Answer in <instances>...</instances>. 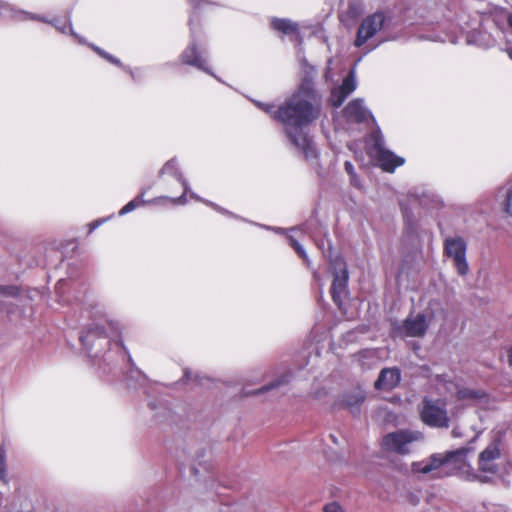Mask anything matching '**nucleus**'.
Listing matches in <instances>:
<instances>
[{
  "mask_svg": "<svg viewBox=\"0 0 512 512\" xmlns=\"http://www.w3.org/2000/svg\"><path fill=\"white\" fill-rule=\"evenodd\" d=\"M263 111L279 120L285 126L291 142L303 151L306 158L314 157L315 150L302 129L320 115L321 101L310 79L304 78L299 90L282 106L275 110L273 105L258 103Z\"/></svg>",
  "mask_w": 512,
  "mask_h": 512,
  "instance_id": "1",
  "label": "nucleus"
},
{
  "mask_svg": "<svg viewBox=\"0 0 512 512\" xmlns=\"http://www.w3.org/2000/svg\"><path fill=\"white\" fill-rule=\"evenodd\" d=\"M469 450H451L445 458L432 455L428 461L414 462L412 470L415 473L428 474L434 472V477L448 475L453 470H462L465 466L466 452Z\"/></svg>",
  "mask_w": 512,
  "mask_h": 512,
  "instance_id": "2",
  "label": "nucleus"
},
{
  "mask_svg": "<svg viewBox=\"0 0 512 512\" xmlns=\"http://www.w3.org/2000/svg\"><path fill=\"white\" fill-rule=\"evenodd\" d=\"M440 311H442L441 304L436 300L430 301L425 311L408 316L399 326L398 333L403 337H423L429 323Z\"/></svg>",
  "mask_w": 512,
  "mask_h": 512,
  "instance_id": "3",
  "label": "nucleus"
},
{
  "mask_svg": "<svg viewBox=\"0 0 512 512\" xmlns=\"http://www.w3.org/2000/svg\"><path fill=\"white\" fill-rule=\"evenodd\" d=\"M445 406L440 400L424 399L420 407L421 420L431 427L447 428L449 417Z\"/></svg>",
  "mask_w": 512,
  "mask_h": 512,
  "instance_id": "4",
  "label": "nucleus"
},
{
  "mask_svg": "<svg viewBox=\"0 0 512 512\" xmlns=\"http://www.w3.org/2000/svg\"><path fill=\"white\" fill-rule=\"evenodd\" d=\"M119 336L118 327L115 323H107V327L93 324V326L81 336L82 344L87 349L101 346L103 349L109 346L110 339H116Z\"/></svg>",
  "mask_w": 512,
  "mask_h": 512,
  "instance_id": "5",
  "label": "nucleus"
},
{
  "mask_svg": "<svg viewBox=\"0 0 512 512\" xmlns=\"http://www.w3.org/2000/svg\"><path fill=\"white\" fill-rule=\"evenodd\" d=\"M466 249V243L461 237H449L444 242V253L452 259L454 267L461 276H465L469 271Z\"/></svg>",
  "mask_w": 512,
  "mask_h": 512,
  "instance_id": "6",
  "label": "nucleus"
},
{
  "mask_svg": "<svg viewBox=\"0 0 512 512\" xmlns=\"http://www.w3.org/2000/svg\"><path fill=\"white\" fill-rule=\"evenodd\" d=\"M423 434L419 431L399 430L383 438V448H404L406 445L421 444Z\"/></svg>",
  "mask_w": 512,
  "mask_h": 512,
  "instance_id": "7",
  "label": "nucleus"
},
{
  "mask_svg": "<svg viewBox=\"0 0 512 512\" xmlns=\"http://www.w3.org/2000/svg\"><path fill=\"white\" fill-rule=\"evenodd\" d=\"M385 21L384 14L376 12L366 17L359 26L355 45L362 46L368 39L372 38L379 30L382 29Z\"/></svg>",
  "mask_w": 512,
  "mask_h": 512,
  "instance_id": "8",
  "label": "nucleus"
},
{
  "mask_svg": "<svg viewBox=\"0 0 512 512\" xmlns=\"http://www.w3.org/2000/svg\"><path fill=\"white\" fill-rule=\"evenodd\" d=\"M371 154L377 158L379 166L387 172H393L396 167L401 166L404 163L403 158L398 157L391 151L384 149L379 139L376 140L374 149Z\"/></svg>",
  "mask_w": 512,
  "mask_h": 512,
  "instance_id": "9",
  "label": "nucleus"
},
{
  "mask_svg": "<svg viewBox=\"0 0 512 512\" xmlns=\"http://www.w3.org/2000/svg\"><path fill=\"white\" fill-rule=\"evenodd\" d=\"M356 89V80H355V72L351 70L348 76L343 80V83L340 87L332 90L330 101L334 107H339Z\"/></svg>",
  "mask_w": 512,
  "mask_h": 512,
  "instance_id": "10",
  "label": "nucleus"
},
{
  "mask_svg": "<svg viewBox=\"0 0 512 512\" xmlns=\"http://www.w3.org/2000/svg\"><path fill=\"white\" fill-rule=\"evenodd\" d=\"M501 450H482L479 455V469L493 474L500 473L498 460L501 459Z\"/></svg>",
  "mask_w": 512,
  "mask_h": 512,
  "instance_id": "11",
  "label": "nucleus"
},
{
  "mask_svg": "<svg viewBox=\"0 0 512 512\" xmlns=\"http://www.w3.org/2000/svg\"><path fill=\"white\" fill-rule=\"evenodd\" d=\"M400 379L399 369L384 368L375 382V387L380 390H391L399 384Z\"/></svg>",
  "mask_w": 512,
  "mask_h": 512,
  "instance_id": "12",
  "label": "nucleus"
},
{
  "mask_svg": "<svg viewBox=\"0 0 512 512\" xmlns=\"http://www.w3.org/2000/svg\"><path fill=\"white\" fill-rule=\"evenodd\" d=\"M348 282V272L344 267L341 269L340 274H336L331 286V294L334 302L341 308L342 296L345 294L346 285Z\"/></svg>",
  "mask_w": 512,
  "mask_h": 512,
  "instance_id": "13",
  "label": "nucleus"
},
{
  "mask_svg": "<svg viewBox=\"0 0 512 512\" xmlns=\"http://www.w3.org/2000/svg\"><path fill=\"white\" fill-rule=\"evenodd\" d=\"M345 117L351 122H362L367 119L368 111L362 104V100H352L344 109Z\"/></svg>",
  "mask_w": 512,
  "mask_h": 512,
  "instance_id": "14",
  "label": "nucleus"
},
{
  "mask_svg": "<svg viewBox=\"0 0 512 512\" xmlns=\"http://www.w3.org/2000/svg\"><path fill=\"white\" fill-rule=\"evenodd\" d=\"M365 400V393L360 388H356L348 392L343 399L345 406L349 409H357L360 404Z\"/></svg>",
  "mask_w": 512,
  "mask_h": 512,
  "instance_id": "15",
  "label": "nucleus"
},
{
  "mask_svg": "<svg viewBox=\"0 0 512 512\" xmlns=\"http://www.w3.org/2000/svg\"><path fill=\"white\" fill-rule=\"evenodd\" d=\"M456 395L459 400L465 401H480L486 397L484 391L467 387L458 389Z\"/></svg>",
  "mask_w": 512,
  "mask_h": 512,
  "instance_id": "16",
  "label": "nucleus"
},
{
  "mask_svg": "<svg viewBox=\"0 0 512 512\" xmlns=\"http://www.w3.org/2000/svg\"><path fill=\"white\" fill-rule=\"evenodd\" d=\"M182 60L186 64L197 66L200 69L205 70L204 68V60L197 52L194 46L187 48V50L182 55Z\"/></svg>",
  "mask_w": 512,
  "mask_h": 512,
  "instance_id": "17",
  "label": "nucleus"
},
{
  "mask_svg": "<svg viewBox=\"0 0 512 512\" xmlns=\"http://www.w3.org/2000/svg\"><path fill=\"white\" fill-rule=\"evenodd\" d=\"M272 26L275 30L281 31L285 34L294 33L297 31V24L286 19H274Z\"/></svg>",
  "mask_w": 512,
  "mask_h": 512,
  "instance_id": "18",
  "label": "nucleus"
},
{
  "mask_svg": "<svg viewBox=\"0 0 512 512\" xmlns=\"http://www.w3.org/2000/svg\"><path fill=\"white\" fill-rule=\"evenodd\" d=\"M345 170L351 177V184L354 185L357 188H360V181L357 179L356 174L354 172V168L351 162L346 161L345 162Z\"/></svg>",
  "mask_w": 512,
  "mask_h": 512,
  "instance_id": "19",
  "label": "nucleus"
},
{
  "mask_svg": "<svg viewBox=\"0 0 512 512\" xmlns=\"http://www.w3.org/2000/svg\"><path fill=\"white\" fill-rule=\"evenodd\" d=\"M504 207L506 213L512 216V185L506 190Z\"/></svg>",
  "mask_w": 512,
  "mask_h": 512,
  "instance_id": "20",
  "label": "nucleus"
},
{
  "mask_svg": "<svg viewBox=\"0 0 512 512\" xmlns=\"http://www.w3.org/2000/svg\"><path fill=\"white\" fill-rule=\"evenodd\" d=\"M290 245L295 249L297 254L305 261H307V254L303 247L293 238L289 237Z\"/></svg>",
  "mask_w": 512,
  "mask_h": 512,
  "instance_id": "21",
  "label": "nucleus"
},
{
  "mask_svg": "<svg viewBox=\"0 0 512 512\" xmlns=\"http://www.w3.org/2000/svg\"><path fill=\"white\" fill-rule=\"evenodd\" d=\"M0 480L6 481V461L4 450H0Z\"/></svg>",
  "mask_w": 512,
  "mask_h": 512,
  "instance_id": "22",
  "label": "nucleus"
},
{
  "mask_svg": "<svg viewBox=\"0 0 512 512\" xmlns=\"http://www.w3.org/2000/svg\"><path fill=\"white\" fill-rule=\"evenodd\" d=\"M140 205V202L138 200H132L130 202H128L121 210H120V215H124L126 213H129L131 211H133L137 206Z\"/></svg>",
  "mask_w": 512,
  "mask_h": 512,
  "instance_id": "23",
  "label": "nucleus"
},
{
  "mask_svg": "<svg viewBox=\"0 0 512 512\" xmlns=\"http://www.w3.org/2000/svg\"><path fill=\"white\" fill-rule=\"evenodd\" d=\"M324 512H344L341 505L337 502H331L329 504H326L323 508Z\"/></svg>",
  "mask_w": 512,
  "mask_h": 512,
  "instance_id": "24",
  "label": "nucleus"
},
{
  "mask_svg": "<svg viewBox=\"0 0 512 512\" xmlns=\"http://www.w3.org/2000/svg\"><path fill=\"white\" fill-rule=\"evenodd\" d=\"M282 384H283V381L277 380L275 382L270 383L269 385L263 386L262 388L257 390L255 393L256 394L264 393V392H267V391H269L271 389H274V388H276V387H278V386H280Z\"/></svg>",
  "mask_w": 512,
  "mask_h": 512,
  "instance_id": "25",
  "label": "nucleus"
},
{
  "mask_svg": "<svg viewBox=\"0 0 512 512\" xmlns=\"http://www.w3.org/2000/svg\"><path fill=\"white\" fill-rule=\"evenodd\" d=\"M184 185V193L182 196H180L179 198H173V199H170V201L173 203V204H183L185 201H183V198H184V195L187 193L188 191V187L186 185V183H183Z\"/></svg>",
  "mask_w": 512,
  "mask_h": 512,
  "instance_id": "26",
  "label": "nucleus"
},
{
  "mask_svg": "<svg viewBox=\"0 0 512 512\" xmlns=\"http://www.w3.org/2000/svg\"><path fill=\"white\" fill-rule=\"evenodd\" d=\"M507 361L510 367H512V344L507 348Z\"/></svg>",
  "mask_w": 512,
  "mask_h": 512,
  "instance_id": "27",
  "label": "nucleus"
},
{
  "mask_svg": "<svg viewBox=\"0 0 512 512\" xmlns=\"http://www.w3.org/2000/svg\"><path fill=\"white\" fill-rule=\"evenodd\" d=\"M96 51H97L100 55H102V56L106 57L109 61H111V62H113V63H118V61H117V60H115V59H114L113 57H111V56L106 55V54H105L103 51H101L100 49L96 48Z\"/></svg>",
  "mask_w": 512,
  "mask_h": 512,
  "instance_id": "28",
  "label": "nucleus"
},
{
  "mask_svg": "<svg viewBox=\"0 0 512 512\" xmlns=\"http://www.w3.org/2000/svg\"><path fill=\"white\" fill-rule=\"evenodd\" d=\"M508 24L512 28V13L508 16Z\"/></svg>",
  "mask_w": 512,
  "mask_h": 512,
  "instance_id": "29",
  "label": "nucleus"
},
{
  "mask_svg": "<svg viewBox=\"0 0 512 512\" xmlns=\"http://www.w3.org/2000/svg\"><path fill=\"white\" fill-rule=\"evenodd\" d=\"M394 451L398 452V453H401V454H404V453L408 452L409 450L401 449V450H394Z\"/></svg>",
  "mask_w": 512,
  "mask_h": 512,
  "instance_id": "30",
  "label": "nucleus"
},
{
  "mask_svg": "<svg viewBox=\"0 0 512 512\" xmlns=\"http://www.w3.org/2000/svg\"><path fill=\"white\" fill-rule=\"evenodd\" d=\"M330 438L333 440V444L338 445V442L335 440V438L332 435H330Z\"/></svg>",
  "mask_w": 512,
  "mask_h": 512,
  "instance_id": "31",
  "label": "nucleus"
},
{
  "mask_svg": "<svg viewBox=\"0 0 512 512\" xmlns=\"http://www.w3.org/2000/svg\"><path fill=\"white\" fill-rule=\"evenodd\" d=\"M410 502H413V504H417V501H415V498L410 499Z\"/></svg>",
  "mask_w": 512,
  "mask_h": 512,
  "instance_id": "32",
  "label": "nucleus"
},
{
  "mask_svg": "<svg viewBox=\"0 0 512 512\" xmlns=\"http://www.w3.org/2000/svg\"><path fill=\"white\" fill-rule=\"evenodd\" d=\"M410 502H413V504H417V501H415V498L410 499Z\"/></svg>",
  "mask_w": 512,
  "mask_h": 512,
  "instance_id": "33",
  "label": "nucleus"
},
{
  "mask_svg": "<svg viewBox=\"0 0 512 512\" xmlns=\"http://www.w3.org/2000/svg\"><path fill=\"white\" fill-rule=\"evenodd\" d=\"M410 502H413V504H417V501H415V498L410 499Z\"/></svg>",
  "mask_w": 512,
  "mask_h": 512,
  "instance_id": "34",
  "label": "nucleus"
},
{
  "mask_svg": "<svg viewBox=\"0 0 512 512\" xmlns=\"http://www.w3.org/2000/svg\"><path fill=\"white\" fill-rule=\"evenodd\" d=\"M509 56H510V58L512 59V49H511V50H509Z\"/></svg>",
  "mask_w": 512,
  "mask_h": 512,
  "instance_id": "35",
  "label": "nucleus"
},
{
  "mask_svg": "<svg viewBox=\"0 0 512 512\" xmlns=\"http://www.w3.org/2000/svg\"><path fill=\"white\" fill-rule=\"evenodd\" d=\"M100 352H101V350H97V351H96V353H95V355H96V356H97V355H99V353H100Z\"/></svg>",
  "mask_w": 512,
  "mask_h": 512,
  "instance_id": "36",
  "label": "nucleus"
}]
</instances>
